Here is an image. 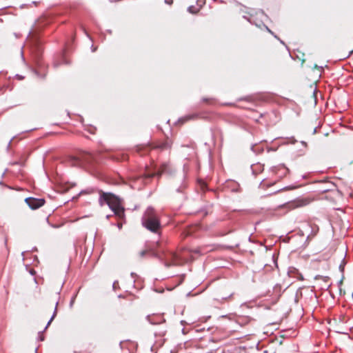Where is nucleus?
<instances>
[{
	"instance_id": "nucleus-1",
	"label": "nucleus",
	"mask_w": 353,
	"mask_h": 353,
	"mask_svg": "<svg viewBox=\"0 0 353 353\" xmlns=\"http://www.w3.org/2000/svg\"><path fill=\"white\" fill-rule=\"evenodd\" d=\"M99 203L101 206L106 203L110 208L114 212L115 215L122 219L124 216V208L121 205L120 201L118 197L112 193H106L102 190L99 191Z\"/></svg>"
},
{
	"instance_id": "nucleus-2",
	"label": "nucleus",
	"mask_w": 353,
	"mask_h": 353,
	"mask_svg": "<svg viewBox=\"0 0 353 353\" xmlns=\"http://www.w3.org/2000/svg\"><path fill=\"white\" fill-rule=\"evenodd\" d=\"M142 225L150 232L160 234L161 232V225L160 219L155 210L148 208L145 211L142 217Z\"/></svg>"
},
{
	"instance_id": "nucleus-3",
	"label": "nucleus",
	"mask_w": 353,
	"mask_h": 353,
	"mask_svg": "<svg viewBox=\"0 0 353 353\" xmlns=\"http://www.w3.org/2000/svg\"><path fill=\"white\" fill-rule=\"evenodd\" d=\"M323 68L321 67L318 68L315 65V68L310 70L306 74L305 79H303V85L312 88L314 87L316 88L318 86L324 88L325 85H321V81H320L321 73Z\"/></svg>"
},
{
	"instance_id": "nucleus-4",
	"label": "nucleus",
	"mask_w": 353,
	"mask_h": 353,
	"mask_svg": "<svg viewBox=\"0 0 353 353\" xmlns=\"http://www.w3.org/2000/svg\"><path fill=\"white\" fill-rule=\"evenodd\" d=\"M188 261V256L186 254V250H183L179 254L175 252H168L165 256V265L170 267L171 265H182Z\"/></svg>"
},
{
	"instance_id": "nucleus-5",
	"label": "nucleus",
	"mask_w": 353,
	"mask_h": 353,
	"mask_svg": "<svg viewBox=\"0 0 353 353\" xmlns=\"http://www.w3.org/2000/svg\"><path fill=\"white\" fill-rule=\"evenodd\" d=\"M172 142L171 140L167 139L163 142H158L152 143L150 146H138L137 152L141 155H145L148 153L152 149H158L160 150H170L172 148Z\"/></svg>"
},
{
	"instance_id": "nucleus-6",
	"label": "nucleus",
	"mask_w": 353,
	"mask_h": 353,
	"mask_svg": "<svg viewBox=\"0 0 353 353\" xmlns=\"http://www.w3.org/2000/svg\"><path fill=\"white\" fill-rule=\"evenodd\" d=\"M92 155L89 153H81L78 156L70 157L68 159V163L71 166H83L85 163H89L92 161Z\"/></svg>"
},
{
	"instance_id": "nucleus-7",
	"label": "nucleus",
	"mask_w": 353,
	"mask_h": 353,
	"mask_svg": "<svg viewBox=\"0 0 353 353\" xmlns=\"http://www.w3.org/2000/svg\"><path fill=\"white\" fill-rule=\"evenodd\" d=\"M53 182L56 185L57 191L61 193L66 192L70 189L76 186V183L64 181L62 176H59L57 173V176L53 179Z\"/></svg>"
},
{
	"instance_id": "nucleus-8",
	"label": "nucleus",
	"mask_w": 353,
	"mask_h": 353,
	"mask_svg": "<svg viewBox=\"0 0 353 353\" xmlns=\"http://www.w3.org/2000/svg\"><path fill=\"white\" fill-rule=\"evenodd\" d=\"M171 166L169 162H164L161 163L156 172H145L143 177L145 179H150L153 176L160 177L163 174L170 173Z\"/></svg>"
},
{
	"instance_id": "nucleus-9",
	"label": "nucleus",
	"mask_w": 353,
	"mask_h": 353,
	"mask_svg": "<svg viewBox=\"0 0 353 353\" xmlns=\"http://www.w3.org/2000/svg\"><path fill=\"white\" fill-rule=\"evenodd\" d=\"M25 202L31 210H37L44 205V199H37L34 197H28L25 199Z\"/></svg>"
},
{
	"instance_id": "nucleus-10",
	"label": "nucleus",
	"mask_w": 353,
	"mask_h": 353,
	"mask_svg": "<svg viewBox=\"0 0 353 353\" xmlns=\"http://www.w3.org/2000/svg\"><path fill=\"white\" fill-rule=\"evenodd\" d=\"M201 229L200 224H195L188 227L183 232L185 236L193 235L196 232Z\"/></svg>"
},
{
	"instance_id": "nucleus-11",
	"label": "nucleus",
	"mask_w": 353,
	"mask_h": 353,
	"mask_svg": "<svg viewBox=\"0 0 353 353\" xmlns=\"http://www.w3.org/2000/svg\"><path fill=\"white\" fill-rule=\"evenodd\" d=\"M308 203L309 201L307 199H299L290 203L289 205L290 208H295L305 206Z\"/></svg>"
},
{
	"instance_id": "nucleus-12",
	"label": "nucleus",
	"mask_w": 353,
	"mask_h": 353,
	"mask_svg": "<svg viewBox=\"0 0 353 353\" xmlns=\"http://www.w3.org/2000/svg\"><path fill=\"white\" fill-rule=\"evenodd\" d=\"M233 294L234 292H232L231 290H230L228 292H224L223 291H221L219 292V296L222 299H227L228 298L231 297Z\"/></svg>"
},
{
	"instance_id": "nucleus-13",
	"label": "nucleus",
	"mask_w": 353,
	"mask_h": 353,
	"mask_svg": "<svg viewBox=\"0 0 353 353\" xmlns=\"http://www.w3.org/2000/svg\"><path fill=\"white\" fill-rule=\"evenodd\" d=\"M35 43V51L39 54L40 53V51L41 50V41L39 38L36 37L34 39Z\"/></svg>"
},
{
	"instance_id": "nucleus-14",
	"label": "nucleus",
	"mask_w": 353,
	"mask_h": 353,
	"mask_svg": "<svg viewBox=\"0 0 353 353\" xmlns=\"http://www.w3.org/2000/svg\"><path fill=\"white\" fill-rule=\"evenodd\" d=\"M46 157L48 158L47 162H46V165L48 166V169H52V167L50 166V162L54 161V159H57V157H54L53 156H50V154H46Z\"/></svg>"
},
{
	"instance_id": "nucleus-15",
	"label": "nucleus",
	"mask_w": 353,
	"mask_h": 353,
	"mask_svg": "<svg viewBox=\"0 0 353 353\" xmlns=\"http://www.w3.org/2000/svg\"><path fill=\"white\" fill-rule=\"evenodd\" d=\"M199 187H200L201 190L203 192H205V190L207 189V184H206V183L203 181H199Z\"/></svg>"
},
{
	"instance_id": "nucleus-16",
	"label": "nucleus",
	"mask_w": 353,
	"mask_h": 353,
	"mask_svg": "<svg viewBox=\"0 0 353 353\" xmlns=\"http://www.w3.org/2000/svg\"><path fill=\"white\" fill-rule=\"evenodd\" d=\"M37 64L38 65V67L39 68V69H35L34 70V73L36 74L37 76H39L40 75V70H41V63L39 60H37Z\"/></svg>"
},
{
	"instance_id": "nucleus-17",
	"label": "nucleus",
	"mask_w": 353,
	"mask_h": 353,
	"mask_svg": "<svg viewBox=\"0 0 353 353\" xmlns=\"http://www.w3.org/2000/svg\"><path fill=\"white\" fill-rule=\"evenodd\" d=\"M58 303H56V307L54 308V310L53 312V314H52V316L50 319V320L49 321V322L48 323V325L46 326V330L47 329L48 326L50 324V323L52 322V321L53 320V319L54 318V316H56L57 314V305Z\"/></svg>"
},
{
	"instance_id": "nucleus-18",
	"label": "nucleus",
	"mask_w": 353,
	"mask_h": 353,
	"mask_svg": "<svg viewBox=\"0 0 353 353\" xmlns=\"http://www.w3.org/2000/svg\"><path fill=\"white\" fill-rule=\"evenodd\" d=\"M279 170H282V174L283 175H286L289 172L288 169L286 167H285L284 165L280 166Z\"/></svg>"
},
{
	"instance_id": "nucleus-19",
	"label": "nucleus",
	"mask_w": 353,
	"mask_h": 353,
	"mask_svg": "<svg viewBox=\"0 0 353 353\" xmlns=\"http://www.w3.org/2000/svg\"><path fill=\"white\" fill-rule=\"evenodd\" d=\"M38 339L40 341H43L44 340V331L39 332L38 333Z\"/></svg>"
},
{
	"instance_id": "nucleus-20",
	"label": "nucleus",
	"mask_w": 353,
	"mask_h": 353,
	"mask_svg": "<svg viewBox=\"0 0 353 353\" xmlns=\"http://www.w3.org/2000/svg\"><path fill=\"white\" fill-rule=\"evenodd\" d=\"M188 10L190 12L193 13V14H195L198 12V10H196L194 6H190L188 8Z\"/></svg>"
},
{
	"instance_id": "nucleus-21",
	"label": "nucleus",
	"mask_w": 353,
	"mask_h": 353,
	"mask_svg": "<svg viewBox=\"0 0 353 353\" xmlns=\"http://www.w3.org/2000/svg\"><path fill=\"white\" fill-rule=\"evenodd\" d=\"M320 92V90H314V92H313V95L314 97H315V100L316 101V98H317V94Z\"/></svg>"
},
{
	"instance_id": "nucleus-22",
	"label": "nucleus",
	"mask_w": 353,
	"mask_h": 353,
	"mask_svg": "<svg viewBox=\"0 0 353 353\" xmlns=\"http://www.w3.org/2000/svg\"><path fill=\"white\" fill-rule=\"evenodd\" d=\"M148 252V250H143V251L140 252L139 255L141 257H143Z\"/></svg>"
},
{
	"instance_id": "nucleus-23",
	"label": "nucleus",
	"mask_w": 353,
	"mask_h": 353,
	"mask_svg": "<svg viewBox=\"0 0 353 353\" xmlns=\"http://www.w3.org/2000/svg\"><path fill=\"white\" fill-rule=\"evenodd\" d=\"M16 78L19 80H22L24 79V77L20 74H16Z\"/></svg>"
},
{
	"instance_id": "nucleus-24",
	"label": "nucleus",
	"mask_w": 353,
	"mask_h": 353,
	"mask_svg": "<svg viewBox=\"0 0 353 353\" xmlns=\"http://www.w3.org/2000/svg\"><path fill=\"white\" fill-rule=\"evenodd\" d=\"M203 101L207 102V103H212V99H203Z\"/></svg>"
},
{
	"instance_id": "nucleus-25",
	"label": "nucleus",
	"mask_w": 353,
	"mask_h": 353,
	"mask_svg": "<svg viewBox=\"0 0 353 353\" xmlns=\"http://www.w3.org/2000/svg\"><path fill=\"white\" fill-rule=\"evenodd\" d=\"M30 273L32 275H34V273H35V272H34V270H30Z\"/></svg>"
},
{
	"instance_id": "nucleus-26",
	"label": "nucleus",
	"mask_w": 353,
	"mask_h": 353,
	"mask_svg": "<svg viewBox=\"0 0 353 353\" xmlns=\"http://www.w3.org/2000/svg\"><path fill=\"white\" fill-rule=\"evenodd\" d=\"M191 252H195V253H199L200 251H199V249H196V250H192Z\"/></svg>"
},
{
	"instance_id": "nucleus-27",
	"label": "nucleus",
	"mask_w": 353,
	"mask_h": 353,
	"mask_svg": "<svg viewBox=\"0 0 353 353\" xmlns=\"http://www.w3.org/2000/svg\"><path fill=\"white\" fill-rule=\"evenodd\" d=\"M21 57H22L23 60L24 61L23 52L22 50L21 51Z\"/></svg>"
},
{
	"instance_id": "nucleus-28",
	"label": "nucleus",
	"mask_w": 353,
	"mask_h": 353,
	"mask_svg": "<svg viewBox=\"0 0 353 353\" xmlns=\"http://www.w3.org/2000/svg\"><path fill=\"white\" fill-rule=\"evenodd\" d=\"M12 140H10L8 144V149L10 148Z\"/></svg>"
},
{
	"instance_id": "nucleus-29",
	"label": "nucleus",
	"mask_w": 353,
	"mask_h": 353,
	"mask_svg": "<svg viewBox=\"0 0 353 353\" xmlns=\"http://www.w3.org/2000/svg\"><path fill=\"white\" fill-rule=\"evenodd\" d=\"M118 227L119 228H122V223H118Z\"/></svg>"
},
{
	"instance_id": "nucleus-30",
	"label": "nucleus",
	"mask_w": 353,
	"mask_h": 353,
	"mask_svg": "<svg viewBox=\"0 0 353 353\" xmlns=\"http://www.w3.org/2000/svg\"><path fill=\"white\" fill-rule=\"evenodd\" d=\"M48 134H52V132H46V137Z\"/></svg>"
},
{
	"instance_id": "nucleus-31",
	"label": "nucleus",
	"mask_w": 353,
	"mask_h": 353,
	"mask_svg": "<svg viewBox=\"0 0 353 353\" xmlns=\"http://www.w3.org/2000/svg\"><path fill=\"white\" fill-rule=\"evenodd\" d=\"M13 164H19V163L18 161H15L13 163Z\"/></svg>"
},
{
	"instance_id": "nucleus-32",
	"label": "nucleus",
	"mask_w": 353,
	"mask_h": 353,
	"mask_svg": "<svg viewBox=\"0 0 353 353\" xmlns=\"http://www.w3.org/2000/svg\"><path fill=\"white\" fill-rule=\"evenodd\" d=\"M44 161H45V159H44V157L43 158V165H44Z\"/></svg>"
}]
</instances>
